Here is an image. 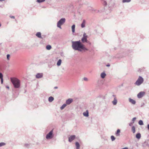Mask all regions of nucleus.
Here are the masks:
<instances>
[{
    "label": "nucleus",
    "instance_id": "obj_1",
    "mask_svg": "<svg viewBox=\"0 0 149 149\" xmlns=\"http://www.w3.org/2000/svg\"><path fill=\"white\" fill-rule=\"evenodd\" d=\"M72 47L75 50L81 52L83 50L85 52L88 51V49L86 48L84 45L82 44L80 40L77 41H72Z\"/></svg>",
    "mask_w": 149,
    "mask_h": 149
},
{
    "label": "nucleus",
    "instance_id": "obj_2",
    "mask_svg": "<svg viewBox=\"0 0 149 149\" xmlns=\"http://www.w3.org/2000/svg\"><path fill=\"white\" fill-rule=\"evenodd\" d=\"M11 81L15 88H19L20 86V81L17 78L11 77Z\"/></svg>",
    "mask_w": 149,
    "mask_h": 149
},
{
    "label": "nucleus",
    "instance_id": "obj_3",
    "mask_svg": "<svg viewBox=\"0 0 149 149\" xmlns=\"http://www.w3.org/2000/svg\"><path fill=\"white\" fill-rule=\"evenodd\" d=\"M65 21V18H61L57 22V26L61 29V25H63Z\"/></svg>",
    "mask_w": 149,
    "mask_h": 149
},
{
    "label": "nucleus",
    "instance_id": "obj_4",
    "mask_svg": "<svg viewBox=\"0 0 149 149\" xmlns=\"http://www.w3.org/2000/svg\"><path fill=\"white\" fill-rule=\"evenodd\" d=\"M143 77L141 76H139L138 79L135 83V84L139 86L143 83Z\"/></svg>",
    "mask_w": 149,
    "mask_h": 149
},
{
    "label": "nucleus",
    "instance_id": "obj_5",
    "mask_svg": "<svg viewBox=\"0 0 149 149\" xmlns=\"http://www.w3.org/2000/svg\"><path fill=\"white\" fill-rule=\"evenodd\" d=\"M53 129H52L48 133L46 136L47 139H52L54 136L53 134Z\"/></svg>",
    "mask_w": 149,
    "mask_h": 149
},
{
    "label": "nucleus",
    "instance_id": "obj_6",
    "mask_svg": "<svg viewBox=\"0 0 149 149\" xmlns=\"http://www.w3.org/2000/svg\"><path fill=\"white\" fill-rule=\"evenodd\" d=\"M88 36L86 35V33H84L83 34V36L81 39V41L83 43L85 42H87Z\"/></svg>",
    "mask_w": 149,
    "mask_h": 149
},
{
    "label": "nucleus",
    "instance_id": "obj_7",
    "mask_svg": "<svg viewBox=\"0 0 149 149\" xmlns=\"http://www.w3.org/2000/svg\"><path fill=\"white\" fill-rule=\"evenodd\" d=\"M145 93L144 91H141L137 95V97L138 98H140L142 97L145 94Z\"/></svg>",
    "mask_w": 149,
    "mask_h": 149
},
{
    "label": "nucleus",
    "instance_id": "obj_8",
    "mask_svg": "<svg viewBox=\"0 0 149 149\" xmlns=\"http://www.w3.org/2000/svg\"><path fill=\"white\" fill-rule=\"evenodd\" d=\"M76 136L75 135L71 136L68 139V141L69 142H71L75 138Z\"/></svg>",
    "mask_w": 149,
    "mask_h": 149
},
{
    "label": "nucleus",
    "instance_id": "obj_9",
    "mask_svg": "<svg viewBox=\"0 0 149 149\" xmlns=\"http://www.w3.org/2000/svg\"><path fill=\"white\" fill-rule=\"evenodd\" d=\"M36 36L39 38H43L45 37V36H41V33L40 32H37L36 34Z\"/></svg>",
    "mask_w": 149,
    "mask_h": 149
},
{
    "label": "nucleus",
    "instance_id": "obj_10",
    "mask_svg": "<svg viewBox=\"0 0 149 149\" xmlns=\"http://www.w3.org/2000/svg\"><path fill=\"white\" fill-rule=\"evenodd\" d=\"M42 77L43 74L42 73H38L36 75V77L38 79Z\"/></svg>",
    "mask_w": 149,
    "mask_h": 149
},
{
    "label": "nucleus",
    "instance_id": "obj_11",
    "mask_svg": "<svg viewBox=\"0 0 149 149\" xmlns=\"http://www.w3.org/2000/svg\"><path fill=\"white\" fill-rule=\"evenodd\" d=\"M73 101V99L72 98H69L66 100V103L67 104H69Z\"/></svg>",
    "mask_w": 149,
    "mask_h": 149
},
{
    "label": "nucleus",
    "instance_id": "obj_12",
    "mask_svg": "<svg viewBox=\"0 0 149 149\" xmlns=\"http://www.w3.org/2000/svg\"><path fill=\"white\" fill-rule=\"evenodd\" d=\"M117 103V100L116 97H115L114 100L112 101V103L113 105H116Z\"/></svg>",
    "mask_w": 149,
    "mask_h": 149
},
{
    "label": "nucleus",
    "instance_id": "obj_13",
    "mask_svg": "<svg viewBox=\"0 0 149 149\" xmlns=\"http://www.w3.org/2000/svg\"><path fill=\"white\" fill-rule=\"evenodd\" d=\"M83 115L85 117H88L89 116V113L88 110H87L86 112L83 113Z\"/></svg>",
    "mask_w": 149,
    "mask_h": 149
},
{
    "label": "nucleus",
    "instance_id": "obj_14",
    "mask_svg": "<svg viewBox=\"0 0 149 149\" xmlns=\"http://www.w3.org/2000/svg\"><path fill=\"white\" fill-rule=\"evenodd\" d=\"M129 101L133 104H135L136 103V102L135 100L131 99L130 98H129Z\"/></svg>",
    "mask_w": 149,
    "mask_h": 149
},
{
    "label": "nucleus",
    "instance_id": "obj_15",
    "mask_svg": "<svg viewBox=\"0 0 149 149\" xmlns=\"http://www.w3.org/2000/svg\"><path fill=\"white\" fill-rule=\"evenodd\" d=\"M3 74L1 73L0 72V79H1V84H2L3 83Z\"/></svg>",
    "mask_w": 149,
    "mask_h": 149
},
{
    "label": "nucleus",
    "instance_id": "obj_16",
    "mask_svg": "<svg viewBox=\"0 0 149 149\" xmlns=\"http://www.w3.org/2000/svg\"><path fill=\"white\" fill-rule=\"evenodd\" d=\"M85 22L86 21L84 19L83 21V22L81 24V26L82 28H83L85 27Z\"/></svg>",
    "mask_w": 149,
    "mask_h": 149
},
{
    "label": "nucleus",
    "instance_id": "obj_17",
    "mask_svg": "<svg viewBox=\"0 0 149 149\" xmlns=\"http://www.w3.org/2000/svg\"><path fill=\"white\" fill-rule=\"evenodd\" d=\"M120 129H118L116 131V132L115 134L116 136H120Z\"/></svg>",
    "mask_w": 149,
    "mask_h": 149
},
{
    "label": "nucleus",
    "instance_id": "obj_18",
    "mask_svg": "<svg viewBox=\"0 0 149 149\" xmlns=\"http://www.w3.org/2000/svg\"><path fill=\"white\" fill-rule=\"evenodd\" d=\"M75 145L76 146V148L77 149H80V146L78 142H76L75 143Z\"/></svg>",
    "mask_w": 149,
    "mask_h": 149
},
{
    "label": "nucleus",
    "instance_id": "obj_19",
    "mask_svg": "<svg viewBox=\"0 0 149 149\" xmlns=\"http://www.w3.org/2000/svg\"><path fill=\"white\" fill-rule=\"evenodd\" d=\"M54 100V98L52 96L49 97L48 98V101L49 102H52Z\"/></svg>",
    "mask_w": 149,
    "mask_h": 149
},
{
    "label": "nucleus",
    "instance_id": "obj_20",
    "mask_svg": "<svg viewBox=\"0 0 149 149\" xmlns=\"http://www.w3.org/2000/svg\"><path fill=\"white\" fill-rule=\"evenodd\" d=\"M75 25L74 24H73L72 25V26L71 28H72V31L73 33H74L75 32Z\"/></svg>",
    "mask_w": 149,
    "mask_h": 149
},
{
    "label": "nucleus",
    "instance_id": "obj_21",
    "mask_svg": "<svg viewBox=\"0 0 149 149\" xmlns=\"http://www.w3.org/2000/svg\"><path fill=\"white\" fill-rule=\"evenodd\" d=\"M106 76V74L104 72L102 73L101 74V77L102 79L104 78Z\"/></svg>",
    "mask_w": 149,
    "mask_h": 149
},
{
    "label": "nucleus",
    "instance_id": "obj_22",
    "mask_svg": "<svg viewBox=\"0 0 149 149\" xmlns=\"http://www.w3.org/2000/svg\"><path fill=\"white\" fill-rule=\"evenodd\" d=\"M62 61L61 59H59L57 63V65L58 66H59L61 65V63Z\"/></svg>",
    "mask_w": 149,
    "mask_h": 149
},
{
    "label": "nucleus",
    "instance_id": "obj_23",
    "mask_svg": "<svg viewBox=\"0 0 149 149\" xmlns=\"http://www.w3.org/2000/svg\"><path fill=\"white\" fill-rule=\"evenodd\" d=\"M141 134L140 133H138L136 135V138L138 139H139L141 138Z\"/></svg>",
    "mask_w": 149,
    "mask_h": 149
},
{
    "label": "nucleus",
    "instance_id": "obj_24",
    "mask_svg": "<svg viewBox=\"0 0 149 149\" xmlns=\"http://www.w3.org/2000/svg\"><path fill=\"white\" fill-rule=\"evenodd\" d=\"M52 48V46L50 45H48L46 46V49L47 50H49Z\"/></svg>",
    "mask_w": 149,
    "mask_h": 149
},
{
    "label": "nucleus",
    "instance_id": "obj_25",
    "mask_svg": "<svg viewBox=\"0 0 149 149\" xmlns=\"http://www.w3.org/2000/svg\"><path fill=\"white\" fill-rule=\"evenodd\" d=\"M66 106V104H63L60 107L61 109L62 110Z\"/></svg>",
    "mask_w": 149,
    "mask_h": 149
},
{
    "label": "nucleus",
    "instance_id": "obj_26",
    "mask_svg": "<svg viewBox=\"0 0 149 149\" xmlns=\"http://www.w3.org/2000/svg\"><path fill=\"white\" fill-rule=\"evenodd\" d=\"M131 0H123L122 2L123 3H129L130 2Z\"/></svg>",
    "mask_w": 149,
    "mask_h": 149
},
{
    "label": "nucleus",
    "instance_id": "obj_27",
    "mask_svg": "<svg viewBox=\"0 0 149 149\" xmlns=\"http://www.w3.org/2000/svg\"><path fill=\"white\" fill-rule=\"evenodd\" d=\"M138 123L140 125H142L143 124V121L141 120H139V121Z\"/></svg>",
    "mask_w": 149,
    "mask_h": 149
},
{
    "label": "nucleus",
    "instance_id": "obj_28",
    "mask_svg": "<svg viewBox=\"0 0 149 149\" xmlns=\"http://www.w3.org/2000/svg\"><path fill=\"white\" fill-rule=\"evenodd\" d=\"M132 131L133 133L135 132V127L134 126H133L132 128Z\"/></svg>",
    "mask_w": 149,
    "mask_h": 149
},
{
    "label": "nucleus",
    "instance_id": "obj_29",
    "mask_svg": "<svg viewBox=\"0 0 149 149\" xmlns=\"http://www.w3.org/2000/svg\"><path fill=\"white\" fill-rule=\"evenodd\" d=\"M45 0H37L36 1L38 3L43 2L45 1Z\"/></svg>",
    "mask_w": 149,
    "mask_h": 149
},
{
    "label": "nucleus",
    "instance_id": "obj_30",
    "mask_svg": "<svg viewBox=\"0 0 149 149\" xmlns=\"http://www.w3.org/2000/svg\"><path fill=\"white\" fill-rule=\"evenodd\" d=\"M102 3L104 6H106L107 5V2L104 0H103L102 1Z\"/></svg>",
    "mask_w": 149,
    "mask_h": 149
},
{
    "label": "nucleus",
    "instance_id": "obj_31",
    "mask_svg": "<svg viewBox=\"0 0 149 149\" xmlns=\"http://www.w3.org/2000/svg\"><path fill=\"white\" fill-rule=\"evenodd\" d=\"M111 138L112 141H114L116 139L113 136H111Z\"/></svg>",
    "mask_w": 149,
    "mask_h": 149
},
{
    "label": "nucleus",
    "instance_id": "obj_32",
    "mask_svg": "<svg viewBox=\"0 0 149 149\" xmlns=\"http://www.w3.org/2000/svg\"><path fill=\"white\" fill-rule=\"evenodd\" d=\"M6 145V143L3 142L0 143V147L4 146Z\"/></svg>",
    "mask_w": 149,
    "mask_h": 149
},
{
    "label": "nucleus",
    "instance_id": "obj_33",
    "mask_svg": "<svg viewBox=\"0 0 149 149\" xmlns=\"http://www.w3.org/2000/svg\"><path fill=\"white\" fill-rule=\"evenodd\" d=\"M136 119V117H134V118H133L132 119V123H134V121H135V120Z\"/></svg>",
    "mask_w": 149,
    "mask_h": 149
},
{
    "label": "nucleus",
    "instance_id": "obj_34",
    "mask_svg": "<svg viewBox=\"0 0 149 149\" xmlns=\"http://www.w3.org/2000/svg\"><path fill=\"white\" fill-rule=\"evenodd\" d=\"M10 55L9 54H8L7 55V59L8 60H9V58H10Z\"/></svg>",
    "mask_w": 149,
    "mask_h": 149
},
{
    "label": "nucleus",
    "instance_id": "obj_35",
    "mask_svg": "<svg viewBox=\"0 0 149 149\" xmlns=\"http://www.w3.org/2000/svg\"><path fill=\"white\" fill-rule=\"evenodd\" d=\"M29 144H25V145H24V146L25 147H29Z\"/></svg>",
    "mask_w": 149,
    "mask_h": 149
},
{
    "label": "nucleus",
    "instance_id": "obj_36",
    "mask_svg": "<svg viewBox=\"0 0 149 149\" xmlns=\"http://www.w3.org/2000/svg\"><path fill=\"white\" fill-rule=\"evenodd\" d=\"M83 79L85 81H87L88 80V79L86 77H84Z\"/></svg>",
    "mask_w": 149,
    "mask_h": 149
},
{
    "label": "nucleus",
    "instance_id": "obj_37",
    "mask_svg": "<svg viewBox=\"0 0 149 149\" xmlns=\"http://www.w3.org/2000/svg\"><path fill=\"white\" fill-rule=\"evenodd\" d=\"M10 17L11 18H13V19H15V16H10Z\"/></svg>",
    "mask_w": 149,
    "mask_h": 149
},
{
    "label": "nucleus",
    "instance_id": "obj_38",
    "mask_svg": "<svg viewBox=\"0 0 149 149\" xmlns=\"http://www.w3.org/2000/svg\"><path fill=\"white\" fill-rule=\"evenodd\" d=\"M86 42L88 44H89L90 45L91 44V42L90 41H88V40H87V42Z\"/></svg>",
    "mask_w": 149,
    "mask_h": 149
},
{
    "label": "nucleus",
    "instance_id": "obj_39",
    "mask_svg": "<svg viewBox=\"0 0 149 149\" xmlns=\"http://www.w3.org/2000/svg\"><path fill=\"white\" fill-rule=\"evenodd\" d=\"M133 123H132V122H131V123H129V126H131L132 125V124H133Z\"/></svg>",
    "mask_w": 149,
    "mask_h": 149
},
{
    "label": "nucleus",
    "instance_id": "obj_40",
    "mask_svg": "<svg viewBox=\"0 0 149 149\" xmlns=\"http://www.w3.org/2000/svg\"><path fill=\"white\" fill-rule=\"evenodd\" d=\"M122 149H128V148L127 147H125L124 148H122Z\"/></svg>",
    "mask_w": 149,
    "mask_h": 149
},
{
    "label": "nucleus",
    "instance_id": "obj_41",
    "mask_svg": "<svg viewBox=\"0 0 149 149\" xmlns=\"http://www.w3.org/2000/svg\"><path fill=\"white\" fill-rule=\"evenodd\" d=\"M106 66L107 67H109L110 66V64H107Z\"/></svg>",
    "mask_w": 149,
    "mask_h": 149
},
{
    "label": "nucleus",
    "instance_id": "obj_42",
    "mask_svg": "<svg viewBox=\"0 0 149 149\" xmlns=\"http://www.w3.org/2000/svg\"><path fill=\"white\" fill-rule=\"evenodd\" d=\"M147 127H148V129L149 130V124L148 125Z\"/></svg>",
    "mask_w": 149,
    "mask_h": 149
},
{
    "label": "nucleus",
    "instance_id": "obj_43",
    "mask_svg": "<svg viewBox=\"0 0 149 149\" xmlns=\"http://www.w3.org/2000/svg\"><path fill=\"white\" fill-rule=\"evenodd\" d=\"M58 88V87L57 86H55L54 87V89H57Z\"/></svg>",
    "mask_w": 149,
    "mask_h": 149
},
{
    "label": "nucleus",
    "instance_id": "obj_44",
    "mask_svg": "<svg viewBox=\"0 0 149 149\" xmlns=\"http://www.w3.org/2000/svg\"><path fill=\"white\" fill-rule=\"evenodd\" d=\"M6 88L8 89H9V86H6Z\"/></svg>",
    "mask_w": 149,
    "mask_h": 149
},
{
    "label": "nucleus",
    "instance_id": "obj_45",
    "mask_svg": "<svg viewBox=\"0 0 149 149\" xmlns=\"http://www.w3.org/2000/svg\"><path fill=\"white\" fill-rule=\"evenodd\" d=\"M112 96L114 97H116V95H113Z\"/></svg>",
    "mask_w": 149,
    "mask_h": 149
}]
</instances>
